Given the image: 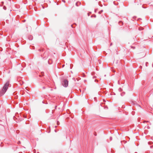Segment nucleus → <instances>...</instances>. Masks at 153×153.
Wrapping results in <instances>:
<instances>
[{
	"label": "nucleus",
	"mask_w": 153,
	"mask_h": 153,
	"mask_svg": "<svg viewBox=\"0 0 153 153\" xmlns=\"http://www.w3.org/2000/svg\"><path fill=\"white\" fill-rule=\"evenodd\" d=\"M10 85L9 82L7 81L4 85L1 90L0 91V96H2L4 94Z\"/></svg>",
	"instance_id": "nucleus-1"
},
{
	"label": "nucleus",
	"mask_w": 153,
	"mask_h": 153,
	"mask_svg": "<svg viewBox=\"0 0 153 153\" xmlns=\"http://www.w3.org/2000/svg\"><path fill=\"white\" fill-rule=\"evenodd\" d=\"M38 51L41 52L40 53L42 57L43 58V59H46L48 57V54L47 52H45L43 54L41 53L42 52H43V49L42 48L39 49L38 50Z\"/></svg>",
	"instance_id": "nucleus-2"
},
{
	"label": "nucleus",
	"mask_w": 153,
	"mask_h": 153,
	"mask_svg": "<svg viewBox=\"0 0 153 153\" xmlns=\"http://www.w3.org/2000/svg\"><path fill=\"white\" fill-rule=\"evenodd\" d=\"M62 84L64 87H67L68 85V81L67 79H63L62 81Z\"/></svg>",
	"instance_id": "nucleus-3"
},
{
	"label": "nucleus",
	"mask_w": 153,
	"mask_h": 153,
	"mask_svg": "<svg viewBox=\"0 0 153 153\" xmlns=\"http://www.w3.org/2000/svg\"><path fill=\"white\" fill-rule=\"evenodd\" d=\"M28 39L30 40H31L33 39V36L31 35H29L28 37Z\"/></svg>",
	"instance_id": "nucleus-4"
},
{
	"label": "nucleus",
	"mask_w": 153,
	"mask_h": 153,
	"mask_svg": "<svg viewBox=\"0 0 153 153\" xmlns=\"http://www.w3.org/2000/svg\"><path fill=\"white\" fill-rule=\"evenodd\" d=\"M143 29H144L143 28L141 27H139L138 28V30H141Z\"/></svg>",
	"instance_id": "nucleus-5"
},
{
	"label": "nucleus",
	"mask_w": 153,
	"mask_h": 153,
	"mask_svg": "<svg viewBox=\"0 0 153 153\" xmlns=\"http://www.w3.org/2000/svg\"><path fill=\"white\" fill-rule=\"evenodd\" d=\"M3 4H4V2H2L1 3V4H0V6L1 7L3 6Z\"/></svg>",
	"instance_id": "nucleus-6"
},
{
	"label": "nucleus",
	"mask_w": 153,
	"mask_h": 153,
	"mask_svg": "<svg viewBox=\"0 0 153 153\" xmlns=\"http://www.w3.org/2000/svg\"><path fill=\"white\" fill-rule=\"evenodd\" d=\"M119 24H121V25H122L123 24V23L122 21H120L119 22Z\"/></svg>",
	"instance_id": "nucleus-7"
},
{
	"label": "nucleus",
	"mask_w": 153,
	"mask_h": 153,
	"mask_svg": "<svg viewBox=\"0 0 153 153\" xmlns=\"http://www.w3.org/2000/svg\"><path fill=\"white\" fill-rule=\"evenodd\" d=\"M118 90L120 92H121L122 91V89L121 88H120L118 89Z\"/></svg>",
	"instance_id": "nucleus-8"
},
{
	"label": "nucleus",
	"mask_w": 153,
	"mask_h": 153,
	"mask_svg": "<svg viewBox=\"0 0 153 153\" xmlns=\"http://www.w3.org/2000/svg\"><path fill=\"white\" fill-rule=\"evenodd\" d=\"M103 12V10H101L100 11H99V13L100 14L101 13H102Z\"/></svg>",
	"instance_id": "nucleus-9"
},
{
	"label": "nucleus",
	"mask_w": 153,
	"mask_h": 153,
	"mask_svg": "<svg viewBox=\"0 0 153 153\" xmlns=\"http://www.w3.org/2000/svg\"><path fill=\"white\" fill-rule=\"evenodd\" d=\"M124 94H125V93H121L120 95L121 96H123L124 95Z\"/></svg>",
	"instance_id": "nucleus-10"
},
{
	"label": "nucleus",
	"mask_w": 153,
	"mask_h": 153,
	"mask_svg": "<svg viewBox=\"0 0 153 153\" xmlns=\"http://www.w3.org/2000/svg\"><path fill=\"white\" fill-rule=\"evenodd\" d=\"M3 8L4 10H6V7L5 6H4L3 7Z\"/></svg>",
	"instance_id": "nucleus-11"
},
{
	"label": "nucleus",
	"mask_w": 153,
	"mask_h": 153,
	"mask_svg": "<svg viewBox=\"0 0 153 153\" xmlns=\"http://www.w3.org/2000/svg\"><path fill=\"white\" fill-rule=\"evenodd\" d=\"M60 123L59 121H57V124L58 125H59Z\"/></svg>",
	"instance_id": "nucleus-12"
},
{
	"label": "nucleus",
	"mask_w": 153,
	"mask_h": 153,
	"mask_svg": "<svg viewBox=\"0 0 153 153\" xmlns=\"http://www.w3.org/2000/svg\"><path fill=\"white\" fill-rule=\"evenodd\" d=\"M110 140H112V137H110Z\"/></svg>",
	"instance_id": "nucleus-13"
},
{
	"label": "nucleus",
	"mask_w": 153,
	"mask_h": 153,
	"mask_svg": "<svg viewBox=\"0 0 153 153\" xmlns=\"http://www.w3.org/2000/svg\"><path fill=\"white\" fill-rule=\"evenodd\" d=\"M148 62H146V66H147V64H148Z\"/></svg>",
	"instance_id": "nucleus-14"
},
{
	"label": "nucleus",
	"mask_w": 153,
	"mask_h": 153,
	"mask_svg": "<svg viewBox=\"0 0 153 153\" xmlns=\"http://www.w3.org/2000/svg\"><path fill=\"white\" fill-rule=\"evenodd\" d=\"M73 25H71V27H72V28H74V27L73 26Z\"/></svg>",
	"instance_id": "nucleus-15"
},
{
	"label": "nucleus",
	"mask_w": 153,
	"mask_h": 153,
	"mask_svg": "<svg viewBox=\"0 0 153 153\" xmlns=\"http://www.w3.org/2000/svg\"><path fill=\"white\" fill-rule=\"evenodd\" d=\"M20 143H21V142L20 141H18V143L19 144Z\"/></svg>",
	"instance_id": "nucleus-16"
},
{
	"label": "nucleus",
	"mask_w": 153,
	"mask_h": 153,
	"mask_svg": "<svg viewBox=\"0 0 153 153\" xmlns=\"http://www.w3.org/2000/svg\"><path fill=\"white\" fill-rule=\"evenodd\" d=\"M78 3L77 2V3H76V5L77 6H78V5H77Z\"/></svg>",
	"instance_id": "nucleus-17"
},
{
	"label": "nucleus",
	"mask_w": 153,
	"mask_h": 153,
	"mask_svg": "<svg viewBox=\"0 0 153 153\" xmlns=\"http://www.w3.org/2000/svg\"><path fill=\"white\" fill-rule=\"evenodd\" d=\"M131 48H133V49H134L135 48V47L132 46V47H131Z\"/></svg>",
	"instance_id": "nucleus-18"
},
{
	"label": "nucleus",
	"mask_w": 153,
	"mask_h": 153,
	"mask_svg": "<svg viewBox=\"0 0 153 153\" xmlns=\"http://www.w3.org/2000/svg\"><path fill=\"white\" fill-rule=\"evenodd\" d=\"M42 88H43V89H45V87H42Z\"/></svg>",
	"instance_id": "nucleus-19"
},
{
	"label": "nucleus",
	"mask_w": 153,
	"mask_h": 153,
	"mask_svg": "<svg viewBox=\"0 0 153 153\" xmlns=\"http://www.w3.org/2000/svg\"><path fill=\"white\" fill-rule=\"evenodd\" d=\"M48 64H51V63H50V62H49V61H48Z\"/></svg>",
	"instance_id": "nucleus-20"
},
{
	"label": "nucleus",
	"mask_w": 153,
	"mask_h": 153,
	"mask_svg": "<svg viewBox=\"0 0 153 153\" xmlns=\"http://www.w3.org/2000/svg\"><path fill=\"white\" fill-rule=\"evenodd\" d=\"M148 143L149 144H151V142H149Z\"/></svg>",
	"instance_id": "nucleus-21"
},
{
	"label": "nucleus",
	"mask_w": 153,
	"mask_h": 153,
	"mask_svg": "<svg viewBox=\"0 0 153 153\" xmlns=\"http://www.w3.org/2000/svg\"><path fill=\"white\" fill-rule=\"evenodd\" d=\"M95 77H96V76H93V79H94V78H95Z\"/></svg>",
	"instance_id": "nucleus-22"
},
{
	"label": "nucleus",
	"mask_w": 153,
	"mask_h": 153,
	"mask_svg": "<svg viewBox=\"0 0 153 153\" xmlns=\"http://www.w3.org/2000/svg\"><path fill=\"white\" fill-rule=\"evenodd\" d=\"M140 68H142V66H140Z\"/></svg>",
	"instance_id": "nucleus-23"
},
{
	"label": "nucleus",
	"mask_w": 153,
	"mask_h": 153,
	"mask_svg": "<svg viewBox=\"0 0 153 153\" xmlns=\"http://www.w3.org/2000/svg\"><path fill=\"white\" fill-rule=\"evenodd\" d=\"M50 132V130H49V131H48V133H49Z\"/></svg>",
	"instance_id": "nucleus-24"
},
{
	"label": "nucleus",
	"mask_w": 153,
	"mask_h": 153,
	"mask_svg": "<svg viewBox=\"0 0 153 153\" xmlns=\"http://www.w3.org/2000/svg\"><path fill=\"white\" fill-rule=\"evenodd\" d=\"M62 1H63V2H64V3H65V1L64 0H62Z\"/></svg>",
	"instance_id": "nucleus-25"
},
{
	"label": "nucleus",
	"mask_w": 153,
	"mask_h": 153,
	"mask_svg": "<svg viewBox=\"0 0 153 153\" xmlns=\"http://www.w3.org/2000/svg\"><path fill=\"white\" fill-rule=\"evenodd\" d=\"M112 45V43H111L110 45V46H111Z\"/></svg>",
	"instance_id": "nucleus-26"
},
{
	"label": "nucleus",
	"mask_w": 153,
	"mask_h": 153,
	"mask_svg": "<svg viewBox=\"0 0 153 153\" xmlns=\"http://www.w3.org/2000/svg\"><path fill=\"white\" fill-rule=\"evenodd\" d=\"M97 81V80L96 79H95V82H96Z\"/></svg>",
	"instance_id": "nucleus-27"
},
{
	"label": "nucleus",
	"mask_w": 153,
	"mask_h": 153,
	"mask_svg": "<svg viewBox=\"0 0 153 153\" xmlns=\"http://www.w3.org/2000/svg\"><path fill=\"white\" fill-rule=\"evenodd\" d=\"M56 107H57V106H56H56H55V109H56Z\"/></svg>",
	"instance_id": "nucleus-28"
},
{
	"label": "nucleus",
	"mask_w": 153,
	"mask_h": 153,
	"mask_svg": "<svg viewBox=\"0 0 153 153\" xmlns=\"http://www.w3.org/2000/svg\"><path fill=\"white\" fill-rule=\"evenodd\" d=\"M27 87L26 88H25V89H26L27 90H28L27 89Z\"/></svg>",
	"instance_id": "nucleus-29"
},
{
	"label": "nucleus",
	"mask_w": 153,
	"mask_h": 153,
	"mask_svg": "<svg viewBox=\"0 0 153 153\" xmlns=\"http://www.w3.org/2000/svg\"><path fill=\"white\" fill-rule=\"evenodd\" d=\"M147 128H149V126H148Z\"/></svg>",
	"instance_id": "nucleus-30"
},
{
	"label": "nucleus",
	"mask_w": 153,
	"mask_h": 153,
	"mask_svg": "<svg viewBox=\"0 0 153 153\" xmlns=\"http://www.w3.org/2000/svg\"><path fill=\"white\" fill-rule=\"evenodd\" d=\"M95 12H96V10H95Z\"/></svg>",
	"instance_id": "nucleus-31"
},
{
	"label": "nucleus",
	"mask_w": 153,
	"mask_h": 153,
	"mask_svg": "<svg viewBox=\"0 0 153 153\" xmlns=\"http://www.w3.org/2000/svg\"><path fill=\"white\" fill-rule=\"evenodd\" d=\"M64 65H62V67H64Z\"/></svg>",
	"instance_id": "nucleus-32"
},
{
	"label": "nucleus",
	"mask_w": 153,
	"mask_h": 153,
	"mask_svg": "<svg viewBox=\"0 0 153 153\" xmlns=\"http://www.w3.org/2000/svg\"><path fill=\"white\" fill-rule=\"evenodd\" d=\"M25 20L24 21H23L24 22H25Z\"/></svg>",
	"instance_id": "nucleus-33"
},
{
	"label": "nucleus",
	"mask_w": 153,
	"mask_h": 153,
	"mask_svg": "<svg viewBox=\"0 0 153 153\" xmlns=\"http://www.w3.org/2000/svg\"><path fill=\"white\" fill-rule=\"evenodd\" d=\"M75 79V78H73V79Z\"/></svg>",
	"instance_id": "nucleus-34"
},
{
	"label": "nucleus",
	"mask_w": 153,
	"mask_h": 153,
	"mask_svg": "<svg viewBox=\"0 0 153 153\" xmlns=\"http://www.w3.org/2000/svg\"><path fill=\"white\" fill-rule=\"evenodd\" d=\"M71 65H70V67H71Z\"/></svg>",
	"instance_id": "nucleus-35"
},
{
	"label": "nucleus",
	"mask_w": 153,
	"mask_h": 153,
	"mask_svg": "<svg viewBox=\"0 0 153 153\" xmlns=\"http://www.w3.org/2000/svg\"><path fill=\"white\" fill-rule=\"evenodd\" d=\"M74 25H76V24H74Z\"/></svg>",
	"instance_id": "nucleus-36"
},
{
	"label": "nucleus",
	"mask_w": 153,
	"mask_h": 153,
	"mask_svg": "<svg viewBox=\"0 0 153 153\" xmlns=\"http://www.w3.org/2000/svg\"><path fill=\"white\" fill-rule=\"evenodd\" d=\"M94 17H96V15H95V16H94Z\"/></svg>",
	"instance_id": "nucleus-37"
}]
</instances>
